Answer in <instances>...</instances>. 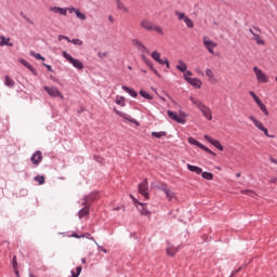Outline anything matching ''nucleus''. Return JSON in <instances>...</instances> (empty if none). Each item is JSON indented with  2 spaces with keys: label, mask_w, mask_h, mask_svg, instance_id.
Instances as JSON below:
<instances>
[{
  "label": "nucleus",
  "mask_w": 277,
  "mask_h": 277,
  "mask_svg": "<svg viewBox=\"0 0 277 277\" xmlns=\"http://www.w3.org/2000/svg\"><path fill=\"white\" fill-rule=\"evenodd\" d=\"M189 101L193 103V105H196V107L199 109V111H201L202 116L206 117L207 120H213V113L211 111V108L205 105L202 101L194 96H190Z\"/></svg>",
  "instance_id": "nucleus-1"
},
{
  "label": "nucleus",
  "mask_w": 277,
  "mask_h": 277,
  "mask_svg": "<svg viewBox=\"0 0 277 277\" xmlns=\"http://www.w3.org/2000/svg\"><path fill=\"white\" fill-rule=\"evenodd\" d=\"M140 25L142 29H145V31H156V34L163 36V28L155 25V23L149 19H142Z\"/></svg>",
  "instance_id": "nucleus-2"
},
{
  "label": "nucleus",
  "mask_w": 277,
  "mask_h": 277,
  "mask_svg": "<svg viewBox=\"0 0 277 277\" xmlns=\"http://www.w3.org/2000/svg\"><path fill=\"white\" fill-rule=\"evenodd\" d=\"M62 56L74 66L77 70H83L84 66L83 63L75 57L72 55L68 54V52L63 51Z\"/></svg>",
  "instance_id": "nucleus-3"
},
{
  "label": "nucleus",
  "mask_w": 277,
  "mask_h": 277,
  "mask_svg": "<svg viewBox=\"0 0 277 277\" xmlns=\"http://www.w3.org/2000/svg\"><path fill=\"white\" fill-rule=\"evenodd\" d=\"M192 71L187 70L184 72V79L189 83V85H193V88L200 89L202 88V81L198 78H192Z\"/></svg>",
  "instance_id": "nucleus-4"
},
{
  "label": "nucleus",
  "mask_w": 277,
  "mask_h": 277,
  "mask_svg": "<svg viewBox=\"0 0 277 277\" xmlns=\"http://www.w3.org/2000/svg\"><path fill=\"white\" fill-rule=\"evenodd\" d=\"M202 40H203V47L205 49H207L208 53H210L211 55H214L215 48L217 47V42L211 40V38H209L208 36H205Z\"/></svg>",
  "instance_id": "nucleus-5"
},
{
  "label": "nucleus",
  "mask_w": 277,
  "mask_h": 277,
  "mask_svg": "<svg viewBox=\"0 0 277 277\" xmlns=\"http://www.w3.org/2000/svg\"><path fill=\"white\" fill-rule=\"evenodd\" d=\"M151 58L157 62L160 66H166V68H170V61L168 58H161V53L157 51L151 52Z\"/></svg>",
  "instance_id": "nucleus-6"
},
{
  "label": "nucleus",
  "mask_w": 277,
  "mask_h": 277,
  "mask_svg": "<svg viewBox=\"0 0 277 277\" xmlns=\"http://www.w3.org/2000/svg\"><path fill=\"white\" fill-rule=\"evenodd\" d=\"M43 90L49 94V96H52V98H64V95L56 87H43Z\"/></svg>",
  "instance_id": "nucleus-7"
},
{
  "label": "nucleus",
  "mask_w": 277,
  "mask_h": 277,
  "mask_svg": "<svg viewBox=\"0 0 277 277\" xmlns=\"http://www.w3.org/2000/svg\"><path fill=\"white\" fill-rule=\"evenodd\" d=\"M253 72L258 79V83H267V81H269L267 75H265L259 67H253Z\"/></svg>",
  "instance_id": "nucleus-8"
},
{
  "label": "nucleus",
  "mask_w": 277,
  "mask_h": 277,
  "mask_svg": "<svg viewBox=\"0 0 277 277\" xmlns=\"http://www.w3.org/2000/svg\"><path fill=\"white\" fill-rule=\"evenodd\" d=\"M167 114L169 118H171V120H174V122H177V124H185V122H187V119L181 117V115H179V113L174 110H168Z\"/></svg>",
  "instance_id": "nucleus-9"
},
{
  "label": "nucleus",
  "mask_w": 277,
  "mask_h": 277,
  "mask_svg": "<svg viewBox=\"0 0 277 277\" xmlns=\"http://www.w3.org/2000/svg\"><path fill=\"white\" fill-rule=\"evenodd\" d=\"M130 198H132V200L135 205H138L137 209L140 211L141 215H150V211H148L146 203L137 201V199H135V197H133L132 195H130Z\"/></svg>",
  "instance_id": "nucleus-10"
},
{
  "label": "nucleus",
  "mask_w": 277,
  "mask_h": 277,
  "mask_svg": "<svg viewBox=\"0 0 277 277\" xmlns=\"http://www.w3.org/2000/svg\"><path fill=\"white\" fill-rule=\"evenodd\" d=\"M138 194L148 200V180H144L142 183L138 184Z\"/></svg>",
  "instance_id": "nucleus-11"
},
{
  "label": "nucleus",
  "mask_w": 277,
  "mask_h": 277,
  "mask_svg": "<svg viewBox=\"0 0 277 277\" xmlns=\"http://www.w3.org/2000/svg\"><path fill=\"white\" fill-rule=\"evenodd\" d=\"M161 192H163V194H166V198L167 200H169V202H172V200H176V193H174L172 189L168 188V186L162 185L160 187Z\"/></svg>",
  "instance_id": "nucleus-12"
},
{
  "label": "nucleus",
  "mask_w": 277,
  "mask_h": 277,
  "mask_svg": "<svg viewBox=\"0 0 277 277\" xmlns=\"http://www.w3.org/2000/svg\"><path fill=\"white\" fill-rule=\"evenodd\" d=\"M205 140H207V142H209V144H212V146H214V148H217V150H224V146H222V143H220V141L209 136V134L205 135Z\"/></svg>",
  "instance_id": "nucleus-13"
},
{
  "label": "nucleus",
  "mask_w": 277,
  "mask_h": 277,
  "mask_svg": "<svg viewBox=\"0 0 277 277\" xmlns=\"http://www.w3.org/2000/svg\"><path fill=\"white\" fill-rule=\"evenodd\" d=\"M117 116H120V118H123V120H127L128 122H131L132 124L140 126V122H137L131 115L122 113L120 110L116 111Z\"/></svg>",
  "instance_id": "nucleus-14"
},
{
  "label": "nucleus",
  "mask_w": 277,
  "mask_h": 277,
  "mask_svg": "<svg viewBox=\"0 0 277 277\" xmlns=\"http://www.w3.org/2000/svg\"><path fill=\"white\" fill-rule=\"evenodd\" d=\"M132 44L140 51L141 53H148V48L142 43L138 39H132Z\"/></svg>",
  "instance_id": "nucleus-15"
},
{
  "label": "nucleus",
  "mask_w": 277,
  "mask_h": 277,
  "mask_svg": "<svg viewBox=\"0 0 277 277\" xmlns=\"http://www.w3.org/2000/svg\"><path fill=\"white\" fill-rule=\"evenodd\" d=\"M50 12H53L54 14H60L61 16H67L68 9L62 6H51Z\"/></svg>",
  "instance_id": "nucleus-16"
},
{
  "label": "nucleus",
  "mask_w": 277,
  "mask_h": 277,
  "mask_svg": "<svg viewBox=\"0 0 277 277\" xmlns=\"http://www.w3.org/2000/svg\"><path fill=\"white\" fill-rule=\"evenodd\" d=\"M30 161L34 166H38L42 161V151L37 150L35 154H32Z\"/></svg>",
  "instance_id": "nucleus-17"
},
{
  "label": "nucleus",
  "mask_w": 277,
  "mask_h": 277,
  "mask_svg": "<svg viewBox=\"0 0 277 277\" xmlns=\"http://www.w3.org/2000/svg\"><path fill=\"white\" fill-rule=\"evenodd\" d=\"M144 58V64H146V66H148L149 70H151L154 72V75H156V77L161 78V74H159V71L157 70V68H155V65L153 64V61L147 60L143 56Z\"/></svg>",
  "instance_id": "nucleus-18"
},
{
  "label": "nucleus",
  "mask_w": 277,
  "mask_h": 277,
  "mask_svg": "<svg viewBox=\"0 0 277 277\" xmlns=\"http://www.w3.org/2000/svg\"><path fill=\"white\" fill-rule=\"evenodd\" d=\"M18 62H19V64H22V66H25V68L30 70V72H32V75H35V77L38 76V71L36 70V68H34V66H31V64H29V62L25 61V58H21Z\"/></svg>",
  "instance_id": "nucleus-19"
},
{
  "label": "nucleus",
  "mask_w": 277,
  "mask_h": 277,
  "mask_svg": "<svg viewBox=\"0 0 277 277\" xmlns=\"http://www.w3.org/2000/svg\"><path fill=\"white\" fill-rule=\"evenodd\" d=\"M93 200H98V192L91 193L88 196H84V201L82 205H90V202H93Z\"/></svg>",
  "instance_id": "nucleus-20"
},
{
  "label": "nucleus",
  "mask_w": 277,
  "mask_h": 277,
  "mask_svg": "<svg viewBox=\"0 0 277 277\" xmlns=\"http://www.w3.org/2000/svg\"><path fill=\"white\" fill-rule=\"evenodd\" d=\"M249 120H251V122H253L254 127H256V129H259L260 131L265 129V126H263V122H261V120L255 119L254 116H250Z\"/></svg>",
  "instance_id": "nucleus-21"
},
{
  "label": "nucleus",
  "mask_w": 277,
  "mask_h": 277,
  "mask_svg": "<svg viewBox=\"0 0 277 277\" xmlns=\"http://www.w3.org/2000/svg\"><path fill=\"white\" fill-rule=\"evenodd\" d=\"M0 47H14V43L10 42V38L0 36Z\"/></svg>",
  "instance_id": "nucleus-22"
},
{
  "label": "nucleus",
  "mask_w": 277,
  "mask_h": 277,
  "mask_svg": "<svg viewBox=\"0 0 277 277\" xmlns=\"http://www.w3.org/2000/svg\"><path fill=\"white\" fill-rule=\"evenodd\" d=\"M180 248H181L180 246L174 247L173 245H169L167 248V254L169 256H174V254H176V252H179Z\"/></svg>",
  "instance_id": "nucleus-23"
},
{
  "label": "nucleus",
  "mask_w": 277,
  "mask_h": 277,
  "mask_svg": "<svg viewBox=\"0 0 277 277\" xmlns=\"http://www.w3.org/2000/svg\"><path fill=\"white\" fill-rule=\"evenodd\" d=\"M121 89L127 92V94H129V96H131L132 98H137V92L134 91L133 89L127 87V85H122Z\"/></svg>",
  "instance_id": "nucleus-24"
},
{
  "label": "nucleus",
  "mask_w": 277,
  "mask_h": 277,
  "mask_svg": "<svg viewBox=\"0 0 277 277\" xmlns=\"http://www.w3.org/2000/svg\"><path fill=\"white\" fill-rule=\"evenodd\" d=\"M187 170H189V172H195V174H202V168L194 166V164H187L186 166Z\"/></svg>",
  "instance_id": "nucleus-25"
},
{
  "label": "nucleus",
  "mask_w": 277,
  "mask_h": 277,
  "mask_svg": "<svg viewBox=\"0 0 277 277\" xmlns=\"http://www.w3.org/2000/svg\"><path fill=\"white\" fill-rule=\"evenodd\" d=\"M82 209L79 210L78 212V217L81 220V217H85V215H89L90 209L88 208V205H84Z\"/></svg>",
  "instance_id": "nucleus-26"
},
{
  "label": "nucleus",
  "mask_w": 277,
  "mask_h": 277,
  "mask_svg": "<svg viewBox=\"0 0 277 277\" xmlns=\"http://www.w3.org/2000/svg\"><path fill=\"white\" fill-rule=\"evenodd\" d=\"M176 69L180 70V72H187V64L183 61H179L176 65Z\"/></svg>",
  "instance_id": "nucleus-27"
},
{
  "label": "nucleus",
  "mask_w": 277,
  "mask_h": 277,
  "mask_svg": "<svg viewBox=\"0 0 277 277\" xmlns=\"http://www.w3.org/2000/svg\"><path fill=\"white\" fill-rule=\"evenodd\" d=\"M206 77H208L210 83H215V76L213 75V70L206 69Z\"/></svg>",
  "instance_id": "nucleus-28"
},
{
  "label": "nucleus",
  "mask_w": 277,
  "mask_h": 277,
  "mask_svg": "<svg viewBox=\"0 0 277 277\" xmlns=\"http://www.w3.org/2000/svg\"><path fill=\"white\" fill-rule=\"evenodd\" d=\"M4 84L6 85V88H14L15 82L12 78H10V76H5Z\"/></svg>",
  "instance_id": "nucleus-29"
},
{
  "label": "nucleus",
  "mask_w": 277,
  "mask_h": 277,
  "mask_svg": "<svg viewBox=\"0 0 277 277\" xmlns=\"http://www.w3.org/2000/svg\"><path fill=\"white\" fill-rule=\"evenodd\" d=\"M140 96H142L143 98H145L146 101H153V95H150V93L144 91V90H141L138 92Z\"/></svg>",
  "instance_id": "nucleus-30"
},
{
  "label": "nucleus",
  "mask_w": 277,
  "mask_h": 277,
  "mask_svg": "<svg viewBox=\"0 0 277 277\" xmlns=\"http://www.w3.org/2000/svg\"><path fill=\"white\" fill-rule=\"evenodd\" d=\"M116 3H117V9L118 10H122V12H126V13L129 12V8H126L124 3H122L121 0H116Z\"/></svg>",
  "instance_id": "nucleus-31"
},
{
  "label": "nucleus",
  "mask_w": 277,
  "mask_h": 277,
  "mask_svg": "<svg viewBox=\"0 0 277 277\" xmlns=\"http://www.w3.org/2000/svg\"><path fill=\"white\" fill-rule=\"evenodd\" d=\"M188 143L192 144L193 146H197V148L202 147V143H200L199 141H197L194 137H188Z\"/></svg>",
  "instance_id": "nucleus-32"
},
{
  "label": "nucleus",
  "mask_w": 277,
  "mask_h": 277,
  "mask_svg": "<svg viewBox=\"0 0 277 277\" xmlns=\"http://www.w3.org/2000/svg\"><path fill=\"white\" fill-rule=\"evenodd\" d=\"M166 135H168L166 131L151 132V136L156 137L157 140H160V137H166Z\"/></svg>",
  "instance_id": "nucleus-33"
},
{
  "label": "nucleus",
  "mask_w": 277,
  "mask_h": 277,
  "mask_svg": "<svg viewBox=\"0 0 277 277\" xmlns=\"http://www.w3.org/2000/svg\"><path fill=\"white\" fill-rule=\"evenodd\" d=\"M201 176L206 181H213V173L211 172H201Z\"/></svg>",
  "instance_id": "nucleus-34"
},
{
  "label": "nucleus",
  "mask_w": 277,
  "mask_h": 277,
  "mask_svg": "<svg viewBox=\"0 0 277 277\" xmlns=\"http://www.w3.org/2000/svg\"><path fill=\"white\" fill-rule=\"evenodd\" d=\"M258 106L261 109V111L264 113V116H269V110H267V106H265V104H263V102L258 104Z\"/></svg>",
  "instance_id": "nucleus-35"
},
{
  "label": "nucleus",
  "mask_w": 277,
  "mask_h": 277,
  "mask_svg": "<svg viewBox=\"0 0 277 277\" xmlns=\"http://www.w3.org/2000/svg\"><path fill=\"white\" fill-rule=\"evenodd\" d=\"M253 40H255L258 44H265V41L261 39V35L259 34H253Z\"/></svg>",
  "instance_id": "nucleus-36"
},
{
  "label": "nucleus",
  "mask_w": 277,
  "mask_h": 277,
  "mask_svg": "<svg viewBox=\"0 0 277 277\" xmlns=\"http://www.w3.org/2000/svg\"><path fill=\"white\" fill-rule=\"evenodd\" d=\"M75 14H76L77 18H79L80 21H85L88 18V16H85V14L82 13L79 9H78V11H76Z\"/></svg>",
  "instance_id": "nucleus-37"
},
{
  "label": "nucleus",
  "mask_w": 277,
  "mask_h": 277,
  "mask_svg": "<svg viewBox=\"0 0 277 277\" xmlns=\"http://www.w3.org/2000/svg\"><path fill=\"white\" fill-rule=\"evenodd\" d=\"M184 23L188 29H194V22L189 17H185Z\"/></svg>",
  "instance_id": "nucleus-38"
},
{
  "label": "nucleus",
  "mask_w": 277,
  "mask_h": 277,
  "mask_svg": "<svg viewBox=\"0 0 277 277\" xmlns=\"http://www.w3.org/2000/svg\"><path fill=\"white\" fill-rule=\"evenodd\" d=\"M29 55H30L31 57H35V60H42V61H44V57L41 56L40 53H36V52H34V51H30V52H29Z\"/></svg>",
  "instance_id": "nucleus-39"
},
{
  "label": "nucleus",
  "mask_w": 277,
  "mask_h": 277,
  "mask_svg": "<svg viewBox=\"0 0 277 277\" xmlns=\"http://www.w3.org/2000/svg\"><path fill=\"white\" fill-rule=\"evenodd\" d=\"M201 150H205V153H208L209 155H212V157H215V151L209 149V147L205 146L203 144L201 145Z\"/></svg>",
  "instance_id": "nucleus-40"
},
{
  "label": "nucleus",
  "mask_w": 277,
  "mask_h": 277,
  "mask_svg": "<svg viewBox=\"0 0 277 277\" xmlns=\"http://www.w3.org/2000/svg\"><path fill=\"white\" fill-rule=\"evenodd\" d=\"M115 103L116 105H121V107H124V96H118Z\"/></svg>",
  "instance_id": "nucleus-41"
},
{
  "label": "nucleus",
  "mask_w": 277,
  "mask_h": 277,
  "mask_svg": "<svg viewBox=\"0 0 277 277\" xmlns=\"http://www.w3.org/2000/svg\"><path fill=\"white\" fill-rule=\"evenodd\" d=\"M175 16H177L179 21H184L185 18H187V15H185V13L179 11H175Z\"/></svg>",
  "instance_id": "nucleus-42"
},
{
  "label": "nucleus",
  "mask_w": 277,
  "mask_h": 277,
  "mask_svg": "<svg viewBox=\"0 0 277 277\" xmlns=\"http://www.w3.org/2000/svg\"><path fill=\"white\" fill-rule=\"evenodd\" d=\"M70 42H71V44H75L76 47L83 45V41L81 39H71Z\"/></svg>",
  "instance_id": "nucleus-43"
},
{
  "label": "nucleus",
  "mask_w": 277,
  "mask_h": 277,
  "mask_svg": "<svg viewBox=\"0 0 277 277\" xmlns=\"http://www.w3.org/2000/svg\"><path fill=\"white\" fill-rule=\"evenodd\" d=\"M242 194H247V196H250L251 198H256V193L250 189L242 190Z\"/></svg>",
  "instance_id": "nucleus-44"
},
{
  "label": "nucleus",
  "mask_w": 277,
  "mask_h": 277,
  "mask_svg": "<svg viewBox=\"0 0 277 277\" xmlns=\"http://www.w3.org/2000/svg\"><path fill=\"white\" fill-rule=\"evenodd\" d=\"M35 181L39 182V185H44L45 177L43 175L35 176Z\"/></svg>",
  "instance_id": "nucleus-45"
},
{
  "label": "nucleus",
  "mask_w": 277,
  "mask_h": 277,
  "mask_svg": "<svg viewBox=\"0 0 277 277\" xmlns=\"http://www.w3.org/2000/svg\"><path fill=\"white\" fill-rule=\"evenodd\" d=\"M250 96H252V98L255 101L256 105H259L261 103V98H259L256 96V93H254L253 91L249 92Z\"/></svg>",
  "instance_id": "nucleus-46"
},
{
  "label": "nucleus",
  "mask_w": 277,
  "mask_h": 277,
  "mask_svg": "<svg viewBox=\"0 0 277 277\" xmlns=\"http://www.w3.org/2000/svg\"><path fill=\"white\" fill-rule=\"evenodd\" d=\"M58 40H66L67 42H70V38L68 36H64V35H58Z\"/></svg>",
  "instance_id": "nucleus-47"
},
{
  "label": "nucleus",
  "mask_w": 277,
  "mask_h": 277,
  "mask_svg": "<svg viewBox=\"0 0 277 277\" xmlns=\"http://www.w3.org/2000/svg\"><path fill=\"white\" fill-rule=\"evenodd\" d=\"M65 10H67V12H69L70 14H72V12L76 14L79 9L70 6V8H65Z\"/></svg>",
  "instance_id": "nucleus-48"
},
{
  "label": "nucleus",
  "mask_w": 277,
  "mask_h": 277,
  "mask_svg": "<svg viewBox=\"0 0 277 277\" xmlns=\"http://www.w3.org/2000/svg\"><path fill=\"white\" fill-rule=\"evenodd\" d=\"M12 266L14 269H16L18 267V262L16 261V256L13 258Z\"/></svg>",
  "instance_id": "nucleus-49"
},
{
  "label": "nucleus",
  "mask_w": 277,
  "mask_h": 277,
  "mask_svg": "<svg viewBox=\"0 0 277 277\" xmlns=\"http://www.w3.org/2000/svg\"><path fill=\"white\" fill-rule=\"evenodd\" d=\"M262 132L264 133V135H266V137H274V135H269V130H267V128H264Z\"/></svg>",
  "instance_id": "nucleus-50"
},
{
  "label": "nucleus",
  "mask_w": 277,
  "mask_h": 277,
  "mask_svg": "<svg viewBox=\"0 0 277 277\" xmlns=\"http://www.w3.org/2000/svg\"><path fill=\"white\" fill-rule=\"evenodd\" d=\"M42 65H43L44 67H47V70H48L49 72H53V67H52L51 65H49V64H47V63H42Z\"/></svg>",
  "instance_id": "nucleus-51"
},
{
  "label": "nucleus",
  "mask_w": 277,
  "mask_h": 277,
  "mask_svg": "<svg viewBox=\"0 0 277 277\" xmlns=\"http://www.w3.org/2000/svg\"><path fill=\"white\" fill-rule=\"evenodd\" d=\"M94 161H97V163H103V158L101 156H94Z\"/></svg>",
  "instance_id": "nucleus-52"
},
{
  "label": "nucleus",
  "mask_w": 277,
  "mask_h": 277,
  "mask_svg": "<svg viewBox=\"0 0 277 277\" xmlns=\"http://www.w3.org/2000/svg\"><path fill=\"white\" fill-rule=\"evenodd\" d=\"M97 249L107 254V249L103 248L101 245H96Z\"/></svg>",
  "instance_id": "nucleus-53"
},
{
  "label": "nucleus",
  "mask_w": 277,
  "mask_h": 277,
  "mask_svg": "<svg viewBox=\"0 0 277 277\" xmlns=\"http://www.w3.org/2000/svg\"><path fill=\"white\" fill-rule=\"evenodd\" d=\"M82 269H83V268H82L81 266H77V267H76V274H78V276H80Z\"/></svg>",
  "instance_id": "nucleus-54"
},
{
  "label": "nucleus",
  "mask_w": 277,
  "mask_h": 277,
  "mask_svg": "<svg viewBox=\"0 0 277 277\" xmlns=\"http://www.w3.org/2000/svg\"><path fill=\"white\" fill-rule=\"evenodd\" d=\"M180 118H184V120H185V118H187V114L186 113H180Z\"/></svg>",
  "instance_id": "nucleus-55"
},
{
  "label": "nucleus",
  "mask_w": 277,
  "mask_h": 277,
  "mask_svg": "<svg viewBox=\"0 0 277 277\" xmlns=\"http://www.w3.org/2000/svg\"><path fill=\"white\" fill-rule=\"evenodd\" d=\"M70 274H71V277H79V274L75 273V271H71Z\"/></svg>",
  "instance_id": "nucleus-56"
},
{
  "label": "nucleus",
  "mask_w": 277,
  "mask_h": 277,
  "mask_svg": "<svg viewBox=\"0 0 277 277\" xmlns=\"http://www.w3.org/2000/svg\"><path fill=\"white\" fill-rule=\"evenodd\" d=\"M71 237H75L76 239H81L82 236H79L78 234H72Z\"/></svg>",
  "instance_id": "nucleus-57"
},
{
  "label": "nucleus",
  "mask_w": 277,
  "mask_h": 277,
  "mask_svg": "<svg viewBox=\"0 0 277 277\" xmlns=\"http://www.w3.org/2000/svg\"><path fill=\"white\" fill-rule=\"evenodd\" d=\"M89 239H91V241H94L95 246H97V245H98V242H96V239H94V237L90 236V238H89Z\"/></svg>",
  "instance_id": "nucleus-58"
},
{
  "label": "nucleus",
  "mask_w": 277,
  "mask_h": 277,
  "mask_svg": "<svg viewBox=\"0 0 277 277\" xmlns=\"http://www.w3.org/2000/svg\"><path fill=\"white\" fill-rule=\"evenodd\" d=\"M81 237H87V239H90V234H83V235H81Z\"/></svg>",
  "instance_id": "nucleus-59"
},
{
  "label": "nucleus",
  "mask_w": 277,
  "mask_h": 277,
  "mask_svg": "<svg viewBox=\"0 0 277 277\" xmlns=\"http://www.w3.org/2000/svg\"><path fill=\"white\" fill-rule=\"evenodd\" d=\"M24 18L27 21V23H31V19H29V17L24 16Z\"/></svg>",
  "instance_id": "nucleus-60"
},
{
  "label": "nucleus",
  "mask_w": 277,
  "mask_h": 277,
  "mask_svg": "<svg viewBox=\"0 0 277 277\" xmlns=\"http://www.w3.org/2000/svg\"><path fill=\"white\" fill-rule=\"evenodd\" d=\"M108 18L111 23H114V17H111V15H109Z\"/></svg>",
  "instance_id": "nucleus-61"
},
{
  "label": "nucleus",
  "mask_w": 277,
  "mask_h": 277,
  "mask_svg": "<svg viewBox=\"0 0 277 277\" xmlns=\"http://www.w3.org/2000/svg\"><path fill=\"white\" fill-rule=\"evenodd\" d=\"M271 161H272L273 163H277V160L274 159V158H272Z\"/></svg>",
  "instance_id": "nucleus-62"
},
{
  "label": "nucleus",
  "mask_w": 277,
  "mask_h": 277,
  "mask_svg": "<svg viewBox=\"0 0 277 277\" xmlns=\"http://www.w3.org/2000/svg\"><path fill=\"white\" fill-rule=\"evenodd\" d=\"M241 176V173H237L236 177L239 179Z\"/></svg>",
  "instance_id": "nucleus-63"
},
{
  "label": "nucleus",
  "mask_w": 277,
  "mask_h": 277,
  "mask_svg": "<svg viewBox=\"0 0 277 277\" xmlns=\"http://www.w3.org/2000/svg\"><path fill=\"white\" fill-rule=\"evenodd\" d=\"M29 277H36V275H34V274H29Z\"/></svg>",
  "instance_id": "nucleus-64"
}]
</instances>
